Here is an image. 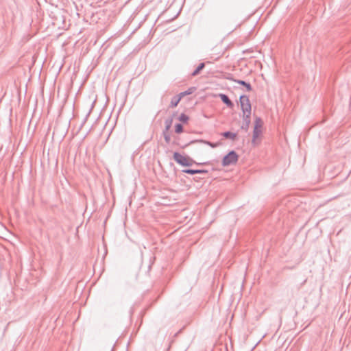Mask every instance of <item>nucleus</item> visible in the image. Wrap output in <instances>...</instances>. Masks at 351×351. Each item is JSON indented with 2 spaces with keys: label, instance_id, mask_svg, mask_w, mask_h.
<instances>
[{
  "label": "nucleus",
  "instance_id": "1",
  "mask_svg": "<svg viewBox=\"0 0 351 351\" xmlns=\"http://www.w3.org/2000/svg\"><path fill=\"white\" fill-rule=\"evenodd\" d=\"M239 156L234 150L229 152L222 159V166L227 167L237 162Z\"/></svg>",
  "mask_w": 351,
  "mask_h": 351
},
{
  "label": "nucleus",
  "instance_id": "2",
  "mask_svg": "<svg viewBox=\"0 0 351 351\" xmlns=\"http://www.w3.org/2000/svg\"><path fill=\"white\" fill-rule=\"evenodd\" d=\"M239 102L243 114H251L252 106L249 97L245 95H241Z\"/></svg>",
  "mask_w": 351,
  "mask_h": 351
},
{
  "label": "nucleus",
  "instance_id": "3",
  "mask_svg": "<svg viewBox=\"0 0 351 351\" xmlns=\"http://www.w3.org/2000/svg\"><path fill=\"white\" fill-rule=\"evenodd\" d=\"M189 157L183 156L179 152H174L173 155V160L180 165L182 167H190V164L188 162Z\"/></svg>",
  "mask_w": 351,
  "mask_h": 351
},
{
  "label": "nucleus",
  "instance_id": "4",
  "mask_svg": "<svg viewBox=\"0 0 351 351\" xmlns=\"http://www.w3.org/2000/svg\"><path fill=\"white\" fill-rule=\"evenodd\" d=\"M263 125V121L261 117H256L254 121V127L253 130V141L258 137L261 133V127Z\"/></svg>",
  "mask_w": 351,
  "mask_h": 351
},
{
  "label": "nucleus",
  "instance_id": "5",
  "mask_svg": "<svg viewBox=\"0 0 351 351\" xmlns=\"http://www.w3.org/2000/svg\"><path fill=\"white\" fill-rule=\"evenodd\" d=\"M251 123V114L243 115V124L241 127V130L247 132Z\"/></svg>",
  "mask_w": 351,
  "mask_h": 351
},
{
  "label": "nucleus",
  "instance_id": "6",
  "mask_svg": "<svg viewBox=\"0 0 351 351\" xmlns=\"http://www.w3.org/2000/svg\"><path fill=\"white\" fill-rule=\"evenodd\" d=\"M219 97L221 99V101L225 104L228 108H232L234 107L233 102L230 99L229 97L223 93H220L219 95Z\"/></svg>",
  "mask_w": 351,
  "mask_h": 351
},
{
  "label": "nucleus",
  "instance_id": "7",
  "mask_svg": "<svg viewBox=\"0 0 351 351\" xmlns=\"http://www.w3.org/2000/svg\"><path fill=\"white\" fill-rule=\"evenodd\" d=\"M232 80L233 82H234L235 83H237L240 85L243 86L246 88L247 91H251L252 90V87L249 82H247L242 80H237V79H233V78L232 79Z\"/></svg>",
  "mask_w": 351,
  "mask_h": 351
},
{
  "label": "nucleus",
  "instance_id": "8",
  "mask_svg": "<svg viewBox=\"0 0 351 351\" xmlns=\"http://www.w3.org/2000/svg\"><path fill=\"white\" fill-rule=\"evenodd\" d=\"M196 90V87L191 86L189 88L186 90L181 92L178 94V96L180 97V99L183 98L184 96L193 94Z\"/></svg>",
  "mask_w": 351,
  "mask_h": 351
},
{
  "label": "nucleus",
  "instance_id": "9",
  "mask_svg": "<svg viewBox=\"0 0 351 351\" xmlns=\"http://www.w3.org/2000/svg\"><path fill=\"white\" fill-rule=\"evenodd\" d=\"M221 136H223L225 138L231 139L234 141L237 137V133H234L230 131H226L221 133Z\"/></svg>",
  "mask_w": 351,
  "mask_h": 351
},
{
  "label": "nucleus",
  "instance_id": "10",
  "mask_svg": "<svg viewBox=\"0 0 351 351\" xmlns=\"http://www.w3.org/2000/svg\"><path fill=\"white\" fill-rule=\"evenodd\" d=\"M204 67H205V63L204 62L200 63L197 66V68L193 71V73H191V76L195 77V76L197 75L204 69Z\"/></svg>",
  "mask_w": 351,
  "mask_h": 351
},
{
  "label": "nucleus",
  "instance_id": "11",
  "mask_svg": "<svg viewBox=\"0 0 351 351\" xmlns=\"http://www.w3.org/2000/svg\"><path fill=\"white\" fill-rule=\"evenodd\" d=\"M181 99L180 97L178 96V95L173 96L171 98V103H170V107L171 108H175L178 106L179 102L180 101Z\"/></svg>",
  "mask_w": 351,
  "mask_h": 351
},
{
  "label": "nucleus",
  "instance_id": "12",
  "mask_svg": "<svg viewBox=\"0 0 351 351\" xmlns=\"http://www.w3.org/2000/svg\"><path fill=\"white\" fill-rule=\"evenodd\" d=\"M173 123V118H168L165 121V130L164 132H169V129L171 128Z\"/></svg>",
  "mask_w": 351,
  "mask_h": 351
},
{
  "label": "nucleus",
  "instance_id": "13",
  "mask_svg": "<svg viewBox=\"0 0 351 351\" xmlns=\"http://www.w3.org/2000/svg\"><path fill=\"white\" fill-rule=\"evenodd\" d=\"M189 119V117L184 113H182L178 117V120L184 123H187Z\"/></svg>",
  "mask_w": 351,
  "mask_h": 351
},
{
  "label": "nucleus",
  "instance_id": "14",
  "mask_svg": "<svg viewBox=\"0 0 351 351\" xmlns=\"http://www.w3.org/2000/svg\"><path fill=\"white\" fill-rule=\"evenodd\" d=\"M175 132L177 134H180L183 132V125L181 123H176L175 125Z\"/></svg>",
  "mask_w": 351,
  "mask_h": 351
},
{
  "label": "nucleus",
  "instance_id": "15",
  "mask_svg": "<svg viewBox=\"0 0 351 351\" xmlns=\"http://www.w3.org/2000/svg\"><path fill=\"white\" fill-rule=\"evenodd\" d=\"M182 172L186 174L195 175L196 174L197 171L196 169H184L182 170Z\"/></svg>",
  "mask_w": 351,
  "mask_h": 351
},
{
  "label": "nucleus",
  "instance_id": "16",
  "mask_svg": "<svg viewBox=\"0 0 351 351\" xmlns=\"http://www.w3.org/2000/svg\"><path fill=\"white\" fill-rule=\"evenodd\" d=\"M162 135H163V137L165 138V141L167 143H170V141H171V136L169 134V132H164L162 131Z\"/></svg>",
  "mask_w": 351,
  "mask_h": 351
},
{
  "label": "nucleus",
  "instance_id": "17",
  "mask_svg": "<svg viewBox=\"0 0 351 351\" xmlns=\"http://www.w3.org/2000/svg\"><path fill=\"white\" fill-rule=\"evenodd\" d=\"M187 160H188V162L190 164V166L193 165V164H195L196 165H204L207 164V162H202V163L197 162L193 158H191L190 157L188 158Z\"/></svg>",
  "mask_w": 351,
  "mask_h": 351
},
{
  "label": "nucleus",
  "instance_id": "18",
  "mask_svg": "<svg viewBox=\"0 0 351 351\" xmlns=\"http://www.w3.org/2000/svg\"><path fill=\"white\" fill-rule=\"evenodd\" d=\"M196 174H206L208 173V171L206 169H196Z\"/></svg>",
  "mask_w": 351,
  "mask_h": 351
},
{
  "label": "nucleus",
  "instance_id": "19",
  "mask_svg": "<svg viewBox=\"0 0 351 351\" xmlns=\"http://www.w3.org/2000/svg\"><path fill=\"white\" fill-rule=\"evenodd\" d=\"M193 142L194 141H192L191 143H193ZM195 142L202 143H204V144H206V145H208L210 141H206V140H197V141H195Z\"/></svg>",
  "mask_w": 351,
  "mask_h": 351
},
{
  "label": "nucleus",
  "instance_id": "20",
  "mask_svg": "<svg viewBox=\"0 0 351 351\" xmlns=\"http://www.w3.org/2000/svg\"><path fill=\"white\" fill-rule=\"evenodd\" d=\"M208 145L210 146L213 148H214V147H215L217 146V145L215 143H213L212 142H209Z\"/></svg>",
  "mask_w": 351,
  "mask_h": 351
},
{
  "label": "nucleus",
  "instance_id": "21",
  "mask_svg": "<svg viewBox=\"0 0 351 351\" xmlns=\"http://www.w3.org/2000/svg\"><path fill=\"white\" fill-rule=\"evenodd\" d=\"M86 119H85L84 120V121H83V123H82V125L84 124V123L86 122Z\"/></svg>",
  "mask_w": 351,
  "mask_h": 351
}]
</instances>
